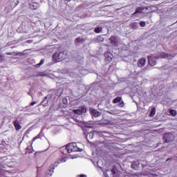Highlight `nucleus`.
<instances>
[{"label": "nucleus", "mask_w": 177, "mask_h": 177, "mask_svg": "<svg viewBox=\"0 0 177 177\" xmlns=\"http://www.w3.org/2000/svg\"><path fill=\"white\" fill-rule=\"evenodd\" d=\"M37 139H41V135H37L35 138H32V143H34L37 140Z\"/></svg>", "instance_id": "nucleus-25"}, {"label": "nucleus", "mask_w": 177, "mask_h": 177, "mask_svg": "<svg viewBox=\"0 0 177 177\" xmlns=\"http://www.w3.org/2000/svg\"><path fill=\"white\" fill-rule=\"evenodd\" d=\"M139 167V162H133L131 164V168L133 169H138Z\"/></svg>", "instance_id": "nucleus-16"}, {"label": "nucleus", "mask_w": 177, "mask_h": 177, "mask_svg": "<svg viewBox=\"0 0 177 177\" xmlns=\"http://www.w3.org/2000/svg\"><path fill=\"white\" fill-rule=\"evenodd\" d=\"M148 64L149 66H151V67H153V66H156L157 64V61H156V58L153 57V55H148Z\"/></svg>", "instance_id": "nucleus-5"}, {"label": "nucleus", "mask_w": 177, "mask_h": 177, "mask_svg": "<svg viewBox=\"0 0 177 177\" xmlns=\"http://www.w3.org/2000/svg\"><path fill=\"white\" fill-rule=\"evenodd\" d=\"M156 115V107H152L149 113V117H154Z\"/></svg>", "instance_id": "nucleus-19"}, {"label": "nucleus", "mask_w": 177, "mask_h": 177, "mask_svg": "<svg viewBox=\"0 0 177 177\" xmlns=\"http://www.w3.org/2000/svg\"><path fill=\"white\" fill-rule=\"evenodd\" d=\"M105 62L106 63H110L113 60V54L110 51H106L104 53Z\"/></svg>", "instance_id": "nucleus-7"}, {"label": "nucleus", "mask_w": 177, "mask_h": 177, "mask_svg": "<svg viewBox=\"0 0 177 177\" xmlns=\"http://www.w3.org/2000/svg\"><path fill=\"white\" fill-rule=\"evenodd\" d=\"M85 41H86V39L79 37L75 39V42H77V44H81L82 42H85Z\"/></svg>", "instance_id": "nucleus-15"}, {"label": "nucleus", "mask_w": 177, "mask_h": 177, "mask_svg": "<svg viewBox=\"0 0 177 177\" xmlns=\"http://www.w3.org/2000/svg\"><path fill=\"white\" fill-rule=\"evenodd\" d=\"M32 147H28L26 149V154L28 153V154H31V153H32Z\"/></svg>", "instance_id": "nucleus-24"}, {"label": "nucleus", "mask_w": 177, "mask_h": 177, "mask_svg": "<svg viewBox=\"0 0 177 177\" xmlns=\"http://www.w3.org/2000/svg\"><path fill=\"white\" fill-rule=\"evenodd\" d=\"M163 138L167 143L172 142L175 139V136L172 133H166L164 134Z\"/></svg>", "instance_id": "nucleus-3"}, {"label": "nucleus", "mask_w": 177, "mask_h": 177, "mask_svg": "<svg viewBox=\"0 0 177 177\" xmlns=\"http://www.w3.org/2000/svg\"><path fill=\"white\" fill-rule=\"evenodd\" d=\"M35 0H32V2H35Z\"/></svg>", "instance_id": "nucleus-35"}, {"label": "nucleus", "mask_w": 177, "mask_h": 177, "mask_svg": "<svg viewBox=\"0 0 177 177\" xmlns=\"http://www.w3.org/2000/svg\"><path fill=\"white\" fill-rule=\"evenodd\" d=\"M73 113H74V114H77V115H82L81 109H74L73 110Z\"/></svg>", "instance_id": "nucleus-21"}, {"label": "nucleus", "mask_w": 177, "mask_h": 177, "mask_svg": "<svg viewBox=\"0 0 177 177\" xmlns=\"http://www.w3.org/2000/svg\"><path fill=\"white\" fill-rule=\"evenodd\" d=\"M111 172L113 174V176H115V175H117V172H118V169H117L115 166H113L111 170Z\"/></svg>", "instance_id": "nucleus-18"}, {"label": "nucleus", "mask_w": 177, "mask_h": 177, "mask_svg": "<svg viewBox=\"0 0 177 177\" xmlns=\"http://www.w3.org/2000/svg\"><path fill=\"white\" fill-rule=\"evenodd\" d=\"M55 169V167H50V169H48L46 171V177H50L53 174V170Z\"/></svg>", "instance_id": "nucleus-12"}, {"label": "nucleus", "mask_w": 177, "mask_h": 177, "mask_svg": "<svg viewBox=\"0 0 177 177\" xmlns=\"http://www.w3.org/2000/svg\"><path fill=\"white\" fill-rule=\"evenodd\" d=\"M66 149L67 153H73V151H82V149L77 147L76 143H71L66 145Z\"/></svg>", "instance_id": "nucleus-2"}, {"label": "nucleus", "mask_w": 177, "mask_h": 177, "mask_svg": "<svg viewBox=\"0 0 177 177\" xmlns=\"http://www.w3.org/2000/svg\"><path fill=\"white\" fill-rule=\"evenodd\" d=\"M99 38H102V37L99 36V37H97V39H99Z\"/></svg>", "instance_id": "nucleus-32"}, {"label": "nucleus", "mask_w": 177, "mask_h": 177, "mask_svg": "<svg viewBox=\"0 0 177 177\" xmlns=\"http://www.w3.org/2000/svg\"><path fill=\"white\" fill-rule=\"evenodd\" d=\"M39 6H41L39 3L35 1H32L31 3L29 4V8L32 10H37V9L39 8Z\"/></svg>", "instance_id": "nucleus-8"}, {"label": "nucleus", "mask_w": 177, "mask_h": 177, "mask_svg": "<svg viewBox=\"0 0 177 177\" xmlns=\"http://www.w3.org/2000/svg\"><path fill=\"white\" fill-rule=\"evenodd\" d=\"M174 55L172 54H167L165 53H160L157 59H172Z\"/></svg>", "instance_id": "nucleus-6"}, {"label": "nucleus", "mask_w": 177, "mask_h": 177, "mask_svg": "<svg viewBox=\"0 0 177 177\" xmlns=\"http://www.w3.org/2000/svg\"><path fill=\"white\" fill-rule=\"evenodd\" d=\"M67 57V55L64 52L55 53L53 56V60L55 63H58L59 62H63Z\"/></svg>", "instance_id": "nucleus-1"}, {"label": "nucleus", "mask_w": 177, "mask_h": 177, "mask_svg": "<svg viewBox=\"0 0 177 177\" xmlns=\"http://www.w3.org/2000/svg\"><path fill=\"white\" fill-rule=\"evenodd\" d=\"M6 55H7V56H12V55H13V53H6Z\"/></svg>", "instance_id": "nucleus-29"}, {"label": "nucleus", "mask_w": 177, "mask_h": 177, "mask_svg": "<svg viewBox=\"0 0 177 177\" xmlns=\"http://www.w3.org/2000/svg\"><path fill=\"white\" fill-rule=\"evenodd\" d=\"M66 1H68V2H70V1H71V0H66Z\"/></svg>", "instance_id": "nucleus-34"}, {"label": "nucleus", "mask_w": 177, "mask_h": 177, "mask_svg": "<svg viewBox=\"0 0 177 177\" xmlns=\"http://www.w3.org/2000/svg\"><path fill=\"white\" fill-rule=\"evenodd\" d=\"M122 100V97H116L113 100V103H120Z\"/></svg>", "instance_id": "nucleus-20"}, {"label": "nucleus", "mask_w": 177, "mask_h": 177, "mask_svg": "<svg viewBox=\"0 0 177 177\" xmlns=\"http://www.w3.org/2000/svg\"><path fill=\"white\" fill-rule=\"evenodd\" d=\"M91 115H93V117H100V115H102V113L99 111H97V110L96 109H93L91 111Z\"/></svg>", "instance_id": "nucleus-11"}, {"label": "nucleus", "mask_w": 177, "mask_h": 177, "mask_svg": "<svg viewBox=\"0 0 177 177\" xmlns=\"http://www.w3.org/2000/svg\"><path fill=\"white\" fill-rule=\"evenodd\" d=\"M138 67H145L146 66V58L142 57L138 60Z\"/></svg>", "instance_id": "nucleus-9"}, {"label": "nucleus", "mask_w": 177, "mask_h": 177, "mask_svg": "<svg viewBox=\"0 0 177 177\" xmlns=\"http://www.w3.org/2000/svg\"><path fill=\"white\" fill-rule=\"evenodd\" d=\"M169 160H171L170 158H168L167 160V161H169Z\"/></svg>", "instance_id": "nucleus-33"}, {"label": "nucleus", "mask_w": 177, "mask_h": 177, "mask_svg": "<svg viewBox=\"0 0 177 177\" xmlns=\"http://www.w3.org/2000/svg\"><path fill=\"white\" fill-rule=\"evenodd\" d=\"M80 111L82 112V114H84V113H86L88 111V107L85 106H80Z\"/></svg>", "instance_id": "nucleus-17"}, {"label": "nucleus", "mask_w": 177, "mask_h": 177, "mask_svg": "<svg viewBox=\"0 0 177 177\" xmlns=\"http://www.w3.org/2000/svg\"><path fill=\"white\" fill-rule=\"evenodd\" d=\"M140 27H145L146 26V22L143 21H141L140 22Z\"/></svg>", "instance_id": "nucleus-27"}, {"label": "nucleus", "mask_w": 177, "mask_h": 177, "mask_svg": "<svg viewBox=\"0 0 177 177\" xmlns=\"http://www.w3.org/2000/svg\"><path fill=\"white\" fill-rule=\"evenodd\" d=\"M118 107H124V101L119 102Z\"/></svg>", "instance_id": "nucleus-28"}, {"label": "nucleus", "mask_w": 177, "mask_h": 177, "mask_svg": "<svg viewBox=\"0 0 177 177\" xmlns=\"http://www.w3.org/2000/svg\"><path fill=\"white\" fill-rule=\"evenodd\" d=\"M34 104H37V102H32L30 103V106H34Z\"/></svg>", "instance_id": "nucleus-30"}, {"label": "nucleus", "mask_w": 177, "mask_h": 177, "mask_svg": "<svg viewBox=\"0 0 177 177\" xmlns=\"http://www.w3.org/2000/svg\"><path fill=\"white\" fill-rule=\"evenodd\" d=\"M169 113L171 114V115H173L174 117H175V115H176V111L174 110V109H171L169 111Z\"/></svg>", "instance_id": "nucleus-26"}, {"label": "nucleus", "mask_w": 177, "mask_h": 177, "mask_svg": "<svg viewBox=\"0 0 177 177\" xmlns=\"http://www.w3.org/2000/svg\"><path fill=\"white\" fill-rule=\"evenodd\" d=\"M48 103H49V100H48V95L46 96L44 100H43V102H41V106H48Z\"/></svg>", "instance_id": "nucleus-13"}, {"label": "nucleus", "mask_w": 177, "mask_h": 177, "mask_svg": "<svg viewBox=\"0 0 177 177\" xmlns=\"http://www.w3.org/2000/svg\"><path fill=\"white\" fill-rule=\"evenodd\" d=\"M101 41H103V38H102V40Z\"/></svg>", "instance_id": "nucleus-36"}, {"label": "nucleus", "mask_w": 177, "mask_h": 177, "mask_svg": "<svg viewBox=\"0 0 177 177\" xmlns=\"http://www.w3.org/2000/svg\"><path fill=\"white\" fill-rule=\"evenodd\" d=\"M44 63H45V59H41V61L39 64L35 65V67H37V68H39V67H41V66H42V64H44Z\"/></svg>", "instance_id": "nucleus-23"}, {"label": "nucleus", "mask_w": 177, "mask_h": 177, "mask_svg": "<svg viewBox=\"0 0 177 177\" xmlns=\"http://www.w3.org/2000/svg\"><path fill=\"white\" fill-rule=\"evenodd\" d=\"M109 41L112 45L115 46V47L118 46L120 44V41H118V38L114 35H111L109 38Z\"/></svg>", "instance_id": "nucleus-4"}, {"label": "nucleus", "mask_w": 177, "mask_h": 177, "mask_svg": "<svg viewBox=\"0 0 177 177\" xmlns=\"http://www.w3.org/2000/svg\"><path fill=\"white\" fill-rule=\"evenodd\" d=\"M12 124L16 131H20V129H21V125H20V122H19L17 120H15V121H13Z\"/></svg>", "instance_id": "nucleus-10"}, {"label": "nucleus", "mask_w": 177, "mask_h": 177, "mask_svg": "<svg viewBox=\"0 0 177 177\" xmlns=\"http://www.w3.org/2000/svg\"><path fill=\"white\" fill-rule=\"evenodd\" d=\"M3 55H0V62H1V60H3Z\"/></svg>", "instance_id": "nucleus-31"}, {"label": "nucleus", "mask_w": 177, "mask_h": 177, "mask_svg": "<svg viewBox=\"0 0 177 177\" xmlns=\"http://www.w3.org/2000/svg\"><path fill=\"white\" fill-rule=\"evenodd\" d=\"M102 30H103V28H102V27H96L94 29V32H95L96 34H99L102 31Z\"/></svg>", "instance_id": "nucleus-22"}, {"label": "nucleus", "mask_w": 177, "mask_h": 177, "mask_svg": "<svg viewBox=\"0 0 177 177\" xmlns=\"http://www.w3.org/2000/svg\"><path fill=\"white\" fill-rule=\"evenodd\" d=\"M142 10H145V8L144 7H138L136 9V11L133 14V15H138V13H142Z\"/></svg>", "instance_id": "nucleus-14"}]
</instances>
